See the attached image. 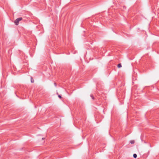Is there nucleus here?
Listing matches in <instances>:
<instances>
[{
  "instance_id": "f257e3e1",
  "label": "nucleus",
  "mask_w": 159,
  "mask_h": 159,
  "mask_svg": "<svg viewBox=\"0 0 159 159\" xmlns=\"http://www.w3.org/2000/svg\"><path fill=\"white\" fill-rule=\"evenodd\" d=\"M22 19V17H19L16 19L14 21V23L16 25H18L19 22Z\"/></svg>"
},
{
  "instance_id": "f03ea898",
  "label": "nucleus",
  "mask_w": 159,
  "mask_h": 159,
  "mask_svg": "<svg viewBox=\"0 0 159 159\" xmlns=\"http://www.w3.org/2000/svg\"><path fill=\"white\" fill-rule=\"evenodd\" d=\"M117 67L118 68H120L122 67L121 64V63H119L117 65Z\"/></svg>"
},
{
  "instance_id": "7ed1b4c3",
  "label": "nucleus",
  "mask_w": 159,
  "mask_h": 159,
  "mask_svg": "<svg viewBox=\"0 0 159 159\" xmlns=\"http://www.w3.org/2000/svg\"><path fill=\"white\" fill-rule=\"evenodd\" d=\"M133 156L135 158H136V157H137V155L136 154H133Z\"/></svg>"
},
{
  "instance_id": "20e7f679",
  "label": "nucleus",
  "mask_w": 159,
  "mask_h": 159,
  "mask_svg": "<svg viewBox=\"0 0 159 159\" xmlns=\"http://www.w3.org/2000/svg\"><path fill=\"white\" fill-rule=\"evenodd\" d=\"M130 143L131 144H134V140H131V141H130Z\"/></svg>"
},
{
  "instance_id": "39448f33",
  "label": "nucleus",
  "mask_w": 159,
  "mask_h": 159,
  "mask_svg": "<svg viewBox=\"0 0 159 159\" xmlns=\"http://www.w3.org/2000/svg\"><path fill=\"white\" fill-rule=\"evenodd\" d=\"M90 96L92 98V99L93 100L94 99V97L92 94H90Z\"/></svg>"
},
{
  "instance_id": "423d86ee",
  "label": "nucleus",
  "mask_w": 159,
  "mask_h": 159,
  "mask_svg": "<svg viewBox=\"0 0 159 159\" xmlns=\"http://www.w3.org/2000/svg\"><path fill=\"white\" fill-rule=\"evenodd\" d=\"M31 83H33L34 82V80L32 79V78L31 77Z\"/></svg>"
},
{
  "instance_id": "0eeeda50",
  "label": "nucleus",
  "mask_w": 159,
  "mask_h": 159,
  "mask_svg": "<svg viewBox=\"0 0 159 159\" xmlns=\"http://www.w3.org/2000/svg\"><path fill=\"white\" fill-rule=\"evenodd\" d=\"M58 97L60 98H61V96L60 95H59L58 96Z\"/></svg>"
},
{
  "instance_id": "6e6552de",
  "label": "nucleus",
  "mask_w": 159,
  "mask_h": 159,
  "mask_svg": "<svg viewBox=\"0 0 159 159\" xmlns=\"http://www.w3.org/2000/svg\"><path fill=\"white\" fill-rule=\"evenodd\" d=\"M54 85H55V87H56V86H57V84H56V83H54Z\"/></svg>"
},
{
  "instance_id": "1a4fd4ad",
  "label": "nucleus",
  "mask_w": 159,
  "mask_h": 159,
  "mask_svg": "<svg viewBox=\"0 0 159 159\" xmlns=\"http://www.w3.org/2000/svg\"><path fill=\"white\" fill-rule=\"evenodd\" d=\"M45 139V138H42V139H43H43Z\"/></svg>"
}]
</instances>
